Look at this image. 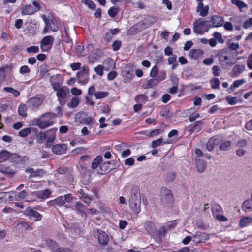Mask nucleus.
<instances>
[{
    "label": "nucleus",
    "instance_id": "nucleus-6",
    "mask_svg": "<svg viewBox=\"0 0 252 252\" xmlns=\"http://www.w3.org/2000/svg\"><path fill=\"white\" fill-rule=\"evenodd\" d=\"M161 192L164 197L162 198L163 204L167 207H170L174 201L173 194L170 190L166 188H163L161 189Z\"/></svg>",
    "mask_w": 252,
    "mask_h": 252
},
{
    "label": "nucleus",
    "instance_id": "nucleus-28",
    "mask_svg": "<svg viewBox=\"0 0 252 252\" xmlns=\"http://www.w3.org/2000/svg\"><path fill=\"white\" fill-rule=\"evenodd\" d=\"M11 153L6 150H2L0 152V163L4 162L10 158Z\"/></svg>",
    "mask_w": 252,
    "mask_h": 252
},
{
    "label": "nucleus",
    "instance_id": "nucleus-21",
    "mask_svg": "<svg viewBox=\"0 0 252 252\" xmlns=\"http://www.w3.org/2000/svg\"><path fill=\"white\" fill-rule=\"evenodd\" d=\"M57 129L52 128L46 131L47 144L52 143L55 139V133Z\"/></svg>",
    "mask_w": 252,
    "mask_h": 252
},
{
    "label": "nucleus",
    "instance_id": "nucleus-45",
    "mask_svg": "<svg viewBox=\"0 0 252 252\" xmlns=\"http://www.w3.org/2000/svg\"><path fill=\"white\" fill-rule=\"evenodd\" d=\"M31 132V128H25L21 130L19 132V136L22 137H25L29 135Z\"/></svg>",
    "mask_w": 252,
    "mask_h": 252
},
{
    "label": "nucleus",
    "instance_id": "nucleus-32",
    "mask_svg": "<svg viewBox=\"0 0 252 252\" xmlns=\"http://www.w3.org/2000/svg\"><path fill=\"white\" fill-rule=\"evenodd\" d=\"M170 143V142L168 141H163L162 138H160L158 140H154L152 142L151 147L153 148H155L158 146H161L164 144H168Z\"/></svg>",
    "mask_w": 252,
    "mask_h": 252
},
{
    "label": "nucleus",
    "instance_id": "nucleus-33",
    "mask_svg": "<svg viewBox=\"0 0 252 252\" xmlns=\"http://www.w3.org/2000/svg\"><path fill=\"white\" fill-rule=\"evenodd\" d=\"M220 150L222 151H227L229 150L231 147V142L229 140H224L221 142H220Z\"/></svg>",
    "mask_w": 252,
    "mask_h": 252
},
{
    "label": "nucleus",
    "instance_id": "nucleus-30",
    "mask_svg": "<svg viewBox=\"0 0 252 252\" xmlns=\"http://www.w3.org/2000/svg\"><path fill=\"white\" fill-rule=\"evenodd\" d=\"M63 196H60L58 197L55 199L52 200L50 202L54 205H56L58 206H63L65 204Z\"/></svg>",
    "mask_w": 252,
    "mask_h": 252
},
{
    "label": "nucleus",
    "instance_id": "nucleus-12",
    "mask_svg": "<svg viewBox=\"0 0 252 252\" xmlns=\"http://www.w3.org/2000/svg\"><path fill=\"white\" fill-rule=\"evenodd\" d=\"M203 127L202 121H197L194 123L189 125L188 126V130L189 132L192 133L194 132L198 133L200 132Z\"/></svg>",
    "mask_w": 252,
    "mask_h": 252
},
{
    "label": "nucleus",
    "instance_id": "nucleus-63",
    "mask_svg": "<svg viewBox=\"0 0 252 252\" xmlns=\"http://www.w3.org/2000/svg\"><path fill=\"white\" fill-rule=\"evenodd\" d=\"M70 67L73 71L78 70L81 67V63L79 62L73 63L70 64Z\"/></svg>",
    "mask_w": 252,
    "mask_h": 252
},
{
    "label": "nucleus",
    "instance_id": "nucleus-34",
    "mask_svg": "<svg viewBox=\"0 0 252 252\" xmlns=\"http://www.w3.org/2000/svg\"><path fill=\"white\" fill-rule=\"evenodd\" d=\"M252 221V218L249 217H245L240 219L239 226L243 227L250 224Z\"/></svg>",
    "mask_w": 252,
    "mask_h": 252
},
{
    "label": "nucleus",
    "instance_id": "nucleus-27",
    "mask_svg": "<svg viewBox=\"0 0 252 252\" xmlns=\"http://www.w3.org/2000/svg\"><path fill=\"white\" fill-rule=\"evenodd\" d=\"M196 162L197 165V171L201 173L206 169L207 164L204 160H201L199 159H196Z\"/></svg>",
    "mask_w": 252,
    "mask_h": 252
},
{
    "label": "nucleus",
    "instance_id": "nucleus-40",
    "mask_svg": "<svg viewBox=\"0 0 252 252\" xmlns=\"http://www.w3.org/2000/svg\"><path fill=\"white\" fill-rule=\"evenodd\" d=\"M3 91L12 94L14 97H17L20 95L19 91L14 89L12 87H6L3 88Z\"/></svg>",
    "mask_w": 252,
    "mask_h": 252
},
{
    "label": "nucleus",
    "instance_id": "nucleus-50",
    "mask_svg": "<svg viewBox=\"0 0 252 252\" xmlns=\"http://www.w3.org/2000/svg\"><path fill=\"white\" fill-rule=\"evenodd\" d=\"M167 231V229H165L164 227H161L158 231L156 230L155 233H156L158 237L160 238L162 236H164Z\"/></svg>",
    "mask_w": 252,
    "mask_h": 252
},
{
    "label": "nucleus",
    "instance_id": "nucleus-59",
    "mask_svg": "<svg viewBox=\"0 0 252 252\" xmlns=\"http://www.w3.org/2000/svg\"><path fill=\"white\" fill-rule=\"evenodd\" d=\"M209 11V7L208 6H206L204 7L203 8L200 9L198 12H199V15L202 17H205L208 14Z\"/></svg>",
    "mask_w": 252,
    "mask_h": 252
},
{
    "label": "nucleus",
    "instance_id": "nucleus-53",
    "mask_svg": "<svg viewBox=\"0 0 252 252\" xmlns=\"http://www.w3.org/2000/svg\"><path fill=\"white\" fill-rule=\"evenodd\" d=\"M52 252H72V250L69 248L57 247Z\"/></svg>",
    "mask_w": 252,
    "mask_h": 252
},
{
    "label": "nucleus",
    "instance_id": "nucleus-23",
    "mask_svg": "<svg viewBox=\"0 0 252 252\" xmlns=\"http://www.w3.org/2000/svg\"><path fill=\"white\" fill-rule=\"evenodd\" d=\"M240 46L238 43L230 42L227 49L229 51L230 55L234 54L236 56L238 54V50Z\"/></svg>",
    "mask_w": 252,
    "mask_h": 252
},
{
    "label": "nucleus",
    "instance_id": "nucleus-64",
    "mask_svg": "<svg viewBox=\"0 0 252 252\" xmlns=\"http://www.w3.org/2000/svg\"><path fill=\"white\" fill-rule=\"evenodd\" d=\"M252 27V18H250L248 20L244 22L243 27L245 29H248Z\"/></svg>",
    "mask_w": 252,
    "mask_h": 252
},
{
    "label": "nucleus",
    "instance_id": "nucleus-51",
    "mask_svg": "<svg viewBox=\"0 0 252 252\" xmlns=\"http://www.w3.org/2000/svg\"><path fill=\"white\" fill-rule=\"evenodd\" d=\"M28 195L27 192L25 190H23L21 192L18 193L16 196V199L17 200L25 199Z\"/></svg>",
    "mask_w": 252,
    "mask_h": 252
},
{
    "label": "nucleus",
    "instance_id": "nucleus-36",
    "mask_svg": "<svg viewBox=\"0 0 252 252\" xmlns=\"http://www.w3.org/2000/svg\"><path fill=\"white\" fill-rule=\"evenodd\" d=\"M57 117V114L53 112H47L43 114L41 118L43 120H49L50 121Z\"/></svg>",
    "mask_w": 252,
    "mask_h": 252
},
{
    "label": "nucleus",
    "instance_id": "nucleus-8",
    "mask_svg": "<svg viewBox=\"0 0 252 252\" xmlns=\"http://www.w3.org/2000/svg\"><path fill=\"white\" fill-rule=\"evenodd\" d=\"M54 38L52 35L44 37L41 41V48L43 51H48L52 48Z\"/></svg>",
    "mask_w": 252,
    "mask_h": 252
},
{
    "label": "nucleus",
    "instance_id": "nucleus-31",
    "mask_svg": "<svg viewBox=\"0 0 252 252\" xmlns=\"http://www.w3.org/2000/svg\"><path fill=\"white\" fill-rule=\"evenodd\" d=\"M242 209L246 212L252 211V200L245 201L242 204Z\"/></svg>",
    "mask_w": 252,
    "mask_h": 252
},
{
    "label": "nucleus",
    "instance_id": "nucleus-3",
    "mask_svg": "<svg viewBox=\"0 0 252 252\" xmlns=\"http://www.w3.org/2000/svg\"><path fill=\"white\" fill-rule=\"evenodd\" d=\"M156 21V19L155 18L152 17H149L131 27L128 32L132 34H135L146 28H148L152 24L154 23Z\"/></svg>",
    "mask_w": 252,
    "mask_h": 252
},
{
    "label": "nucleus",
    "instance_id": "nucleus-38",
    "mask_svg": "<svg viewBox=\"0 0 252 252\" xmlns=\"http://www.w3.org/2000/svg\"><path fill=\"white\" fill-rule=\"evenodd\" d=\"M212 88L214 89H218L220 85V81L218 78H214L210 81Z\"/></svg>",
    "mask_w": 252,
    "mask_h": 252
},
{
    "label": "nucleus",
    "instance_id": "nucleus-2",
    "mask_svg": "<svg viewBox=\"0 0 252 252\" xmlns=\"http://www.w3.org/2000/svg\"><path fill=\"white\" fill-rule=\"evenodd\" d=\"M209 21L199 18L194 22L193 31L197 34H203L205 32H208L211 28Z\"/></svg>",
    "mask_w": 252,
    "mask_h": 252
},
{
    "label": "nucleus",
    "instance_id": "nucleus-47",
    "mask_svg": "<svg viewBox=\"0 0 252 252\" xmlns=\"http://www.w3.org/2000/svg\"><path fill=\"white\" fill-rule=\"evenodd\" d=\"M79 102V100L77 97H74L72 98L71 101L67 104L68 107L71 108L76 107Z\"/></svg>",
    "mask_w": 252,
    "mask_h": 252
},
{
    "label": "nucleus",
    "instance_id": "nucleus-60",
    "mask_svg": "<svg viewBox=\"0 0 252 252\" xmlns=\"http://www.w3.org/2000/svg\"><path fill=\"white\" fill-rule=\"evenodd\" d=\"M158 72V70L157 66L155 65L152 67L151 70L150 76L152 78H154L155 77L157 76Z\"/></svg>",
    "mask_w": 252,
    "mask_h": 252
},
{
    "label": "nucleus",
    "instance_id": "nucleus-29",
    "mask_svg": "<svg viewBox=\"0 0 252 252\" xmlns=\"http://www.w3.org/2000/svg\"><path fill=\"white\" fill-rule=\"evenodd\" d=\"M46 25H47L49 27L50 30L53 32H56L59 30L57 21L53 19H50Z\"/></svg>",
    "mask_w": 252,
    "mask_h": 252
},
{
    "label": "nucleus",
    "instance_id": "nucleus-26",
    "mask_svg": "<svg viewBox=\"0 0 252 252\" xmlns=\"http://www.w3.org/2000/svg\"><path fill=\"white\" fill-rule=\"evenodd\" d=\"M45 244L51 250L52 252L56 249L58 247V243L54 240L47 238L45 241Z\"/></svg>",
    "mask_w": 252,
    "mask_h": 252
},
{
    "label": "nucleus",
    "instance_id": "nucleus-25",
    "mask_svg": "<svg viewBox=\"0 0 252 252\" xmlns=\"http://www.w3.org/2000/svg\"><path fill=\"white\" fill-rule=\"evenodd\" d=\"M27 214L32 217L35 218V221H39L42 219V215L36 210L30 209L27 211Z\"/></svg>",
    "mask_w": 252,
    "mask_h": 252
},
{
    "label": "nucleus",
    "instance_id": "nucleus-9",
    "mask_svg": "<svg viewBox=\"0 0 252 252\" xmlns=\"http://www.w3.org/2000/svg\"><path fill=\"white\" fill-rule=\"evenodd\" d=\"M67 93H68V89L65 87H63L57 90L56 95L60 104H65V99L66 97Z\"/></svg>",
    "mask_w": 252,
    "mask_h": 252
},
{
    "label": "nucleus",
    "instance_id": "nucleus-15",
    "mask_svg": "<svg viewBox=\"0 0 252 252\" xmlns=\"http://www.w3.org/2000/svg\"><path fill=\"white\" fill-rule=\"evenodd\" d=\"M209 235L205 233L197 232L193 237V241L196 243L204 242L209 239Z\"/></svg>",
    "mask_w": 252,
    "mask_h": 252
},
{
    "label": "nucleus",
    "instance_id": "nucleus-62",
    "mask_svg": "<svg viewBox=\"0 0 252 252\" xmlns=\"http://www.w3.org/2000/svg\"><path fill=\"white\" fill-rule=\"evenodd\" d=\"M213 74L215 76H218L220 73V68L219 66L216 65L212 67Z\"/></svg>",
    "mask_w": 252,
    "mask_h": 252
},
{
    "label": "nucleus",
    "instance_id": "nucleus-42",
    "mask_svg": "<svg viewBox=\"0 0 252 252\" xmlns=\"http://www.w3.org/2000/svg\"><path fill=\"white\" fill-rule=\"evenodd\" d=\"M119 11V8L113 6L108 11V14L110 17L113 18L116 16Z\"/></svg>",
    "mask_w": 252,
    "mask_h": 252
},
{
    "label": "nucleus",
    "instance_id": "nucleus-10",
    "mask_svg": "<svg viewBox=\"0 0 252 252\" xmlns=\"http://www.w3.org/2000/svg\"><path fill=\"white\" fill-rule=\"evenodd\" d=\"M74 210L78 214L85 219L87 218V214L85 212L86 206L80 202H77L74 206L70 207Z\"/></svg>",
    "mask_w": 252,
    "mask_h": 252
},
{
    "label": "nucleus",
    "instance_id": "nucleus-18",
    "mask_svg": "<svg viewBox=\"0 0 252 252\" xmlns=\"http://www.w3.org/2000/svg\"><path fill=\"white\" fill-rule=\"evenodd\" d=\"M51 194V192L49 189H44L40 191H35L33 194L39 199H46L48 198Z\"/></svg>",
    "mask_w": 252,
    "mask_h": 252
},
{
    "label": "nucleus",
    "instance_id": "nucleus-7",
    "mask_svg": "<svg viewBox=\"0 0 252 252\" xmlns=\"http://www.w3.org/2000/svg\"><path fill=\"white\" fill-rule=\"evenodd\" d=\"M94 233L97 237L98 243L102 246H106L109 242V239L107 234L100 229H94Z\"/></svg>",
    "mask_w": 252,
    "mask_h": 252
},
{
    "label": "nucleus",
    "instance_id": "nucleus-16",
    "mask_svg": "<svg viewBox=\"0 0 252 252\" xmlns=\"http://www.w3.org/2000/svg\"><path fill=\"white\" fill-rule=\"evenodd\" d=\"M67 149V146L64 144H57L52 147L53 152L57 155L63 154Z\"/></svg>",
    "mask_w": 252,
    "mask_h": 252
},
{
    "label": "nucleus",
    "instance_id": "nucleus-4",
    "mask_svg": "<svg viewBox=\"0 0 252 252\" xmlns=\"http://www.w3.org/2000/svg\"><path fill=\"white\" fill-rule=\"evenodd\" d=\"M219 62L223 68H226L228 66H232L234 64L231 59L228 49H223L219 55Z\"/></svg>",
    "mask_w": 252,
    "mask_h": 252
},
{
    "label": "nucleus",
    "instance_id": "nucleus-5",
    "mask_svg": "<svg viewBox=\"0 0 252 252\" xmlns=\"http://www.w3.org/2000/svg\"><path fill=\"white\" fill-rule=\"evenodd\" d=\"M32 4L33 6L28 4L23 6L21 8V14L24 15H32L41 9V6L37 2L34 1L32 2Z\"/></svg>",
    "mask_w": 252,
    "mask_h": 252
},
{
    "label": "nucleus",
    "instance_id": "nucleus-43",
    "mask_svg": "<svg viewBox=\"0 0 252 252\" xmlns=\"http://www.w3.org/2000/svg\"><path fill=\"white\" fill-rule=\"evenodd\" d=\"M81 2L88 5L89 8L94 10L96 7V4L91 0H82Z\"/></svg>",
    "mask_w": 252,
    "mask_h": 252
},
{
    "label": "nucleus",
    "instance_id": "nucleus-17",
    "mask_svg": "<svg viewBox=\"0 0 252 252\" xmlns=\"http://www.w3.org/2000/svg\"><path fill=\"white\" fill-rule=\"evenodd\" d=\"M111 164V162L107 161L106 162L103 163V164L100 165V171H98V173L101 175H104L106 173H108L111 170H113L116 168L115 166H114L112 168H109V166Z\"/></svg>",
    "mask_w": 252,
    "mask_h": 252
},
{
    "label": "nucleus",
    "instance_id": "nucleus-1",
    "mask_svg": "<svg viewBox=\"0 0 252 252\" xmlns=\"http://www.w3.org/2000/svg\"><path fill=\"white\" fill-rule=\"evenodd\" d=\"M129 204L134 213L137 214L140 212L141 197L139 188L137 186H133L131 189Z\"/></svg>",
    "mask_w": 252,
    "mask_h": 252
},
{
    "label": "nucleus",
    "instance_id": "nucleus-54",
    "mask_svg": "<svg viewBox=\"0 0 252 252\" xmlns=\"http://www.w3.org/2000/svg\"><path fill=\"white\" fill-rule=\"evenodd\" d=\"M226 100L231 105L236 104L238 102V99L236 97L227 96L226 97Z\"/></svg>",
    "mask_w": 252,
    "mask_h": 252
},
{
    "label": "nucleus",
    "instance_id": "nucleus-48",
    "mask_svg": "<svg viewBox=\"0 0 252 252\" xmlns=\"http://www.w3.org/2000/svg\"><path fill=\"white\" fill-rule=\"evenodd\" d=\"M231 2L233 4L236 5L240 9L247 7V5L243 1L240 0H231Z\"/></svg>",
    "mask_w": 252,
    "mask_h": 252
},
{
    "label": "nucleus",
    "instance_id": "nucleus-22",
    "mask_svg": "<svg viewBox=\"0 0 252 252\" xmlns=\"http://www.w3.org/2000/svg\"><path fill=\"white\" fill-rule=\"evenodd\" d=\"M26 173H30L29 178H32L40 176L43 173V170L42 169H36L34 170L32 168H28L26 170Z\"/></svg>",
    "mask_w": 252,
    "mask_h": 252
},
{
    "label": "nucleus",
    "instance_id": "nucleus-49",
    "mask_svg": "<svg viewBox=\"0 0 252 252\" xmlns=\"http://www.w3.org/2000/svg\"><path fill=\"white\" fill-rule=\"evenodd\" d=\"M158 83V80L157 79H150L147 83V87L146 88H152L156 85H157Z\"/></svg>",
    "mask_w": 252,
    "mask_h": 252
},
{
    "label": "nucleus",
    "instance_id": "nucleus-55",
    "mask_svg": "<svg viewBox=\"0 0 252 252\" xmlns=\"http://www.w3.org/2000/svg\"><path fill=\"white\" fill-rule=\"evenodd\" d=\"M37 139L38 141H40L38 142L39 143L42 142L46 139V133L45 132H40L37 134L36 136Z\"/></svg>",
    "mask_w": 252,
    "mask_h": 252
},
{
    "label": "nucleus",
    "instance_id": "nucleus-20",
    "mask_svg": "<svg viewBox=\"0 0 252 252\" xmlns=\"http://www.w3.org/2000/svg\"><path fill=\"white\" fill-rule=\"evenodd\" d=\"M44 98L41 97H35L32 98L29 100L30 105L33 108H37L41 105L43 101Z\"/></svg>",
    "mask_w": 252,
    "mask_h": 252
},
{
    "label": "nucleus",
    "instance_id": "nucleus-19",
    "mask_svg": "<svg viewBox=\"0 0 252 252\" xmlns=\"http://www.w3.org/2000/svg\"><path fill=\"white\" fill-rule=\"evenodd\" d=\"M245 66L243 64H236L233 67L232 73L233 77H237L244 70Z\"/></svg>",
    "mask_w": 252,
    "mask_h": 252
},
{
    "label": "nucleus",
    "instance_id": "nucleus-14",
    "mask_svg": "<svg viewBox=\"0 0 252 252\" xmlns=\"http://www.w3.org/2000/svg\"><path fill=\"white\" fill-rule=\"evenodd\" d=\"M53 124V121H50L49 120H43L41 118V119H36L35 121L36 126L42 129H44L49 127L52 125Z\"/></svg>",
    "mask_w": 252,
    "mask_h": 252
},
{
    "label": "nucleus",
    "instance_id": "nucleus-46",
    "mask_svg": "<svg viewBox=\"0 0 252 252\" xmlns=\"http://www.w3.org/2000/svg\"><path fill=\"white\" fill-rule=\"evenodd\" d=\"M0 172L2 173L12 176L14 174V171L9 167H3L0 169Z\"/></svg>",
    "mask_w": 252,
    "mask_h": 252
},
{
    "label": "nucleus",
    "instance_id": "nucleus-37",
    "mask_svg": "<svg viewBox=\"0 0 252 252\" xmlns=\"http://www.w3.org/2000/svg\"><path fill=\"white\" fill-rule=\"evenodd\" d=\"M24 157L18 156L17 154H12L10 158L11 161L15 163L18 164L21 163L23 161Z\"/></svg>",
    "mask_w": 252,
    "mask_h": 252
},
{
    "label": "nucleus",
    "instance_id": "nucleus-41",
    "mask_svg": "<svg viewBox=\"0 0 252 252\" xmlns=\"http://www.w3.org/2000/svg\"><path fill=\"white\" fill-rule=\"evenodd\" d=\"M109 95V93L108 92L102 91L99 92L97 91L94 94V95L96 99H101L107 97Z\"/></svg>",
    "mask_w": 252,
    "mask_h": 252
},
{
    "label": "nucleus",
    "instance_id": "nucleus-11",
    "mask_svg": "<svg viewBox=\"0 0 252 252\" xmlns=\"http://www.w3.org/2000/svg\"><path fill=\"white\" fill-rule=\"evenodd\" d=\"M220 138L217 136L211 137L206 144V149L209 151H212L216 146L220 143Z\"/></svg>",
    "mask_w": 252,
    "mask_h": 252
},
{
    "label": "nucleus",
    "instance_id": "nucleus-52",
    "mask_svg": "<svg viewBox=\"0 0 252 252\" xmlns=\"http://www.w3.org/2000/svg\"><path fill=\"white\" fill-rule=\"evenodd\" d=\"M222 209L220 205H216L212 208V214L214 217L218 215L217 214L218 212H221Z\"/></svg>",
    "mask_w": 252,
    "mask_h": 252
},
{
    "label": "nucleus",
    "instance_id": "nucleus-58",
    "mask_svg": "<svg viewBox=\"0 0 252 252\" xmlns=\"http://www.w3.org/2000/svg\"><path fill=\"white\" fill-rule=\"evenodd\" d=\"M214 38L218 41L219 42L222 43L224 42V40L222 38V35L219 32H215L213 34Z\"/></svg>",
    "mask_w": 252,
    "mask_h": 252
},
{
    "label": "nucleus",
    "instance_id": "nucleus-57",
    "mask_svg": "<svg viewBox=\"0 0 252 252\" xmlns=\"http://www.w3.org/2000/svg\"><path fill=\"white\" fill-rule=\"evenodd\" d=\"M26 51L29 53H38L39 51V47L36 46H32L30 47H28L26 49Z\"/></svg>",
    "mask_w": 252,
    "mask_h": 252
},
{
    "label": "nucleus",
    "instance_id": "nucleus-61",
    "mask_svg": "<svg viewBox=\"0 0 252 252\" xmlns=\"http://www.w3.org/2000/svg\"><path fill=\"white\" fill-rule=\"evenodd\" d=\"M104 67L101 65H99L94 68V71L99 76H102L103 74Z\"/></svg>",
    "mask_w": 252,
    "mask_h": 252
},
{
    "label": "nucleus",
    "instance_id": "nucleus-56",
    "mask_svg": "<svg viewBox=\"0 0 252 252\" xmlns=\"http://www.w3.org/2000/svg\"><path fill=\"white\" fill-rule=\"evenodd\" d=\"M30 72L31 69L27 65L22 66L19 69V72L21 74L29 73Z\"/></svg>",
    "mask_w": 252,
    "mask_h": 252
},
{
    "label": "nucleus",
    "instance_id": "nucleus-44",
    "mask_svg": "<svg viewBox=\"0 0 252 252\" xmlns=\"http://www.w3.org/2000/svg\"><path fill=\"white\" fill-rule=\"evenodd\" d=\"M201 51L200 50L191 49L189 52V56L192 58H197L199 57Z\"/></svg>",
    "mask_w": 252,
    "mask_h": 252
},
{
    "label": "nucleus",
    "instance_id": "nucleus-24",
    "mask_svg": "<svg viewBox=\"0 0 252 252\" xmlns=\"http://www.w3.org/2000/svg\"><path fill=\"white\" fill-rule=\"evenodd\" d=\"M144 227L149 234L155 235L156 228L153 223L150 221H146L145 223Z\"/></svg>",
    "mask_w": 252,
    "mask_h": 252
},
{
    "label": "nucleus",
    "instance_id": "nucleus-13",
    "mask_svg": "<svg viewBox=\"0 0 252 252\" xmlns=\"http://www.w3.org/2000/svg\"><path fill=\"white\" fill-rule=\"evenodd\" d=\"M210 22L212 23V24H210L211 28L221 27L223 24L224 19L221 16L213 15Z\"/></svg>",
    "mask_w": 252,
    "mask_h": 252
},
{
    "label": "nucleus",
    "instance_id": "nucleus-39",
    "mask_svg": "<svg viewBox=\"0 0 252 252\" xmlns=\"http://www.w3.org/2000/svg\"><path fill=\"white\" fill-rule=\"evenodd\" d=\"M27 106L25 104H21L18 107V113L19 115L23 117H26L27 116L26 113Z\"/></svg>",
    "mask_w": 252,
    "mask_h": 252
},
{
    "label": "nucleus",
    "instance_id": "nucleus-35",
    "mask_svg": "<svg viewBox=\"0 0 252 252\" xmlns=\"http://www.w3.org/2000/svg\"><path fill=\"white\" fill-rule=\"evenodd\" d=\"M102 161V157L101 156H97L93 161L91 167L92 169H95Z\"/></svg>",
    "mask_w": 252,
    "mask_h": 252
}]
</instances>
